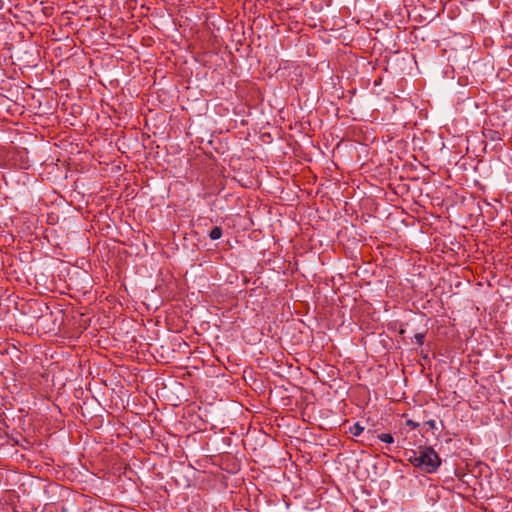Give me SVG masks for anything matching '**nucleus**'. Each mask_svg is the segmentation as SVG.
Segmentation results:
<instances>
[{"label": "nucleus", "instance_id": "obj_5", "mask_svg": "<svg viewBox=\"0 0 512 512\" xmlns=\"http://www.w3.org/2000/svg\"><path fill=\"white\" fill-rule=\"evenodd\" d=\"M425 334L424 333H416L414 335V343H416L419 346H422L424 344Z\"/></svg>", "mask_w": 512, "mask_h": 512}, {"label": "nucleus", "instance_id": "obj_3", "mask_svg": "<svg viewBox=\"0 0 512 512\" xmlns=\"http://www.w3.org/2000/svg\"><path fill=\"white\" fill-rule=\"evenodd\" d=\"M222 236V228L219 226H215L209 233V237L211 240H218Z\"/></svg>", "mask_w": 512, "mask_h": 512}, {"label": "nucleus", "instance_id": "obj_1", "mask_svg": "<svg viewBox=\"0 0 512 512\" xmlns=\"http://www.w3.org/2000/svg\"><path fill=\"white\" fill-rule=\"evenodd\" d=\"M407 460L415 468L428 474L437 472L442 463L438 453L430 446H421L418 451L411 450Z\"/></svg>", "mask_w": 512, "mask_h": 512}, {"label": "nucleus", "instance_id": "obj_7", "mask_svg": "<svg viewBox=\"0 0 512 512\" xmlns=\"http://www.w3.org/2000/svg\"><path fill=\"white\" fill-rule=\"evenodd\" d=\"M425 425H427L432 430L437 428L435 420H428V421L425 422Z\"/></svg>", "mask_w": 512, "mask_h": 512}, {"label": "nucleus", "instance_id": "obj_2", "mask_svg": "<svg viewBox=\"0 0 512 512\" xmlns=\"http://www.w3.org/2000/svg\"><path fill=\"white\" fill-rule=\"evenodd\" d=\"M364 431V426H362L359 422H356L354 423L350 428H349V432L353 435V436H360Z\"/></svg>", "mask_w": 512, "mask_h": 512}, {"label": "nucleus", "instance_id": "obj_6", "mask_svg": "<svg viewBox=\"0 0 512 512\" xmlns=\"http://www.w3.org/2000/svg\"><path fill=\"white\" fill-rule=\"evenodd\" d=\"M406 425H407L408 427H410L411 429H416V428H418V427H419V423H418V422H415V421H413V420H411V419H409V420H407V421H406Z\"/></svg>", "mask_w": 512, "mask_h": 512}, {"label": "nucleus", "instance_id": "obj_4", "mask_svg": "<svg viewBox=\"0 0 512 512\" xmlns=\"http://www.w3.org/2000/svg\"><path fill=\"white\" fill-rule=\"evenodd\" d=\"M378 439L382 442H385V443H388V444H392L394 442V438L391 434L389 433H382V434H379L378 435Z\"/></svg>", "mask_w": 512, "mask_h": 512}]
</instances>
